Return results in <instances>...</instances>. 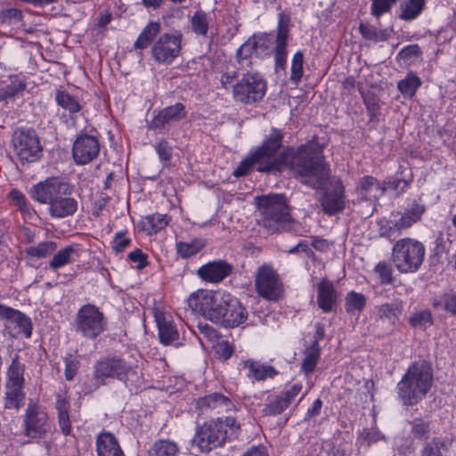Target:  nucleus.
Returning <instances> with one entry per match:
<instances>
[{
    "label": "nucleus",
    "mask_w": 456,
    "mask_h": 456,
    "mask_svg": "<svg viewBox=\"0 0 456 456\" xmlns=\"http://www.w3.org/2000/svg\"><path fill=\"white\" fill-rule=\"evenodd\" d=\"M259 212V224L271 233L290 232L297 224L282 194H268L255 198Z\"/></svg>",
    "instance_id": "20e7f679"
},
{
    "label": "nucleus",
    "mask_w": 456,
    "mask_h": 456,
    "mask_svg": "<svg viewBox=\"0 0 456 456\" xmlns=\"http://www.w3.org/2000/svg\"><path fill=\"white\" fill-rule=\"evenodd\" d=\"M420 86L421 79L412 71L408 72L406 77L397 83L399 92L408 98H411Z\"/></svg>",
    "instance_id": "473e14b6"
},
{
    "label": "nucleus",
    "mask_w": 456,
    "mask_h": 456,
    "mask_svg": "<svg viewBox=\"0 0 456 456\" xmlns=\"http://www.w3.org/2000/svg\"><path fill=\"white\" fill-rule=\"evenodd\" d=\"M253 169H256V164L251 154L243 159L233 171V175L236 177L244 176L249 174Z\"/></svg>",
    "instance_id": "bf43d9fd"
},
{
    "label": "nucleus",
    "mask_w": 456,
    "mask_h": 456,
    "mask_svg": "<svg viewBox=\"0 0 456 456\" xmlns=\"http://www.w3.org/2000/svg\"><path fill=\"white\" fill-rule=\"evenodd\" d=\"M361 35L367 40L371 41H384L387 37L379 32L377 28L369 23H361L359 26Z\"/></svg>",
    "instance_id": "864d4df0"
},
{
    "label": "nucleus",
    "mask_w": 456,
    "mask_h": 456,
    "mask_svg": "<svg viewBox=\"0 0 456 456\" xmlns=\"http://www.w3.org/2000/svg\"><path fill=\"white\" fill-rule=\"evenodd\" d=\"M255 289L263 298L278 301L283 295V284L276 270L269 264L260 265L255 273Z\"/></svg>",
    "instance_id": "6e6552de"
},
{
    "label": "nucleus",
    "mask_w": 456,
    "mask_h": 456,
    "mask_svg": "<svg viewBox=\"0 0 456 456\" xmlns=\"http://www.w3.org/2000/svg\"><path fill=\"white\" fill-rule=\"evenodd\" d=\"M283 134L273 128L261 147L251 152L258 172L279 171L286 166L300 183L314 189L322 188L330 176V166L325 161L323 145L316 137L297 149H288L278 155Z\"/></svg>",
    "instance_id": "f257e3e1"
},
{
    "label": "nucleus",
    "mask_w": 456,
    "mask_h": 456,
    "mask_svg": "<svg viewBox=\"0 0 456 456\" xmlns=\"http://www.w3.org/2000/svg\"><path fill=\"white\" fill-rule=\"evenodd\" d=\"M23 427L27 436L41 438L51 430L52 424L45 409L31 401L23 416Z\"/></svg>",
    "instance_id": "f8f14e48"
},
{
    "label": "nucleus",
    "mask_w": 456,
    "mask_h": 456,
    "mask_svg": "<svg viewBox=\"0 0 456 456\" xmlns=\"http://www.w3.org/2000/svg\"><path fill=\"white\" fill-rule=\"evenodd\" d=\"M185 107L183 103L177 102L161 110L149 123L150 129L164 128L166 124L179 121L186 117Z\"/></svg>",
    "instance_id": "4be33fe9"
},
{
    "label": "nucleus",
    "mask_w": 456,
    "mask_h": 456,
    "mask_svg": "<svg viewBox=\"0 0 456 456\" xmlns=\"http://www.w3.org/2000/svg\"><path fill=\"white\" fill-rule=\"evenodd\" d=\"M160 22L151 21L144 28V41H151L160 32Z\"/></svg>",
    "instance_id": "0e129e2a"
},
{
    "label": "nucleus",
    "mask_w": 456,
    "mask_h": 456,
    "mask_svg": "<svg viewBox=\"0 0 456 456\" xmlns=\"http://www.w3.org/2000/svg\"><path fill=\"white\" fill-rule=\"evenodd\" d=\"M359 189L364 198L370 197L373 190L380 191L381 194L385 191V187H382L378 180L371 175H364L360 179Z\"/></svg>",
    "instance_id": "49530a36"
},
{
    "label": "nucleus",
    "mask_w": 456,
    "mask_h": 456,
    "mask_svg": "<svg viewBox=\"0 0 456 456\" xmlns=\"http://www.w3.org/2000/svg\"><path fill=\"white\" fill-rule=\"evenodd\" d=\"M426 211V207L417 201H413L410 208H406L402 216L395 220L394 227L398 232L411 227L414 224L420 221L422 215Z\"/></svg>",
    "instance_id": "bb28decb"
},
{
    "label": "nucleus",
    "mask_w": 456,
    "mask_h": 456,
    "mask_svg": "<svg viewBox=\"0 0 456 456\" xmlns=\"http://www.w3.org/2000/svg\"><path fill=\"white\" fill-rule=\"evenodd\" d=\"M290 17L284 12L279 14L277 35L275 40L274 54L276 66L284 68L287 57V39L289 37V24Z\"/></svg>",
    "instance_id": "412c9836"
},
{
    "label": "nucleus",
    "mask_w": 456,
    "mask_h": 456,
    "mask_svg": "<svg viewBox=\"0 0 456 456\" xmlns=\"http://www.w3.org/2000/svg\"><path fill=\"white\" fill-rule=\"evenodd\" d=\"M233 269V265L225 260H217L200 266L197 273L203 281L218 283L231 275Z\"/></svg>",
    "instance_id": "aec40b11"
},
{
    "label": "nucleus",
    "mask_w": 456,
    "mask_h": 456,
    "mask_svg": "<svg viewBox=\"0 0 456 456\" xmlns=\"http://www.w3.org/2000/svg\"><path fill=\"white\" fill-rule=\"evenodd\" d=\"M432 305L436 309H443L456 315V293L452 290L444 292L439 298H433Z\"/></svg>",
    "instance_id": "e433bc0d"
},
{
    "label": "nucleus",
    "mask_w": 456,
    "mask_h": 456,
    "mask_svg": "<svg viewBox=\"0 0 456 456\" xmlns=\"http://www.w3.org/2000/svg\"><path fill=\"white\" fill-rule=\"evenodd\" d=\"M288 407V401L284 400L282 396L280 395L265 405L263 411L265 415H277L281 413Z\"/></svg>",
    "instance_id": "6e6d98bb"
},
{
    "label": "nucleus",
    "mask_w": 456,
    "mask_h": 456,
    "mask_svg": "<svg viewBox=\"0 0 456 456\" xmlns=\"http://www.w3.org/2000/svg\"><path fill=\"white\" fill-rule=\"evenodd\" d=\"M191 28L194 33L206 36L208 30V15L201 11L194 12L191 19Z\"/></svg>",
    "instance_id": "de8ad7c7"
},
{
    "label": "nucleus",
    "mask_w": 456,
    "mask_h": 456,
    "mask_svg": "<svg viewBox=\"0 0 456 456\" xmlns=\"http://www.w3.org/2000/svg\"><path fill=\"white\" fill-rule=\"evenodd\" d=\"M65 364V379L67 380H72L77 373L80 366L79 360L72 354H67L64 357Z\"/></svg>",
    "instance_id": "4d7b16f0"
},
{
    "label": "nucleus",
    "mask_w": 456,
    "mask_h": 456,
    "mask_svg": "<svg viewBox=\"0 0 456 456\" xmlns=\"http://www.w3.org/2000/svg\"><path fill=\"white\" fill-rule=\"evenodd\" d=\"M422 54L420 47L414 44L404 46L398 53V57L402 60L411 61L414 58H419Z\"/></svg>",
    "instance_id": "052dcab7"
},
{
    "label": "nucleus",
    "mask_w": 456,
    "mask_h": 456,
    "mask_svg": "<svg viewBox=\"0 0 456 456\" xmlns=\"http://www.w3.org/2000/svg\"><path fill=\"white\" fill-rule=\"evenodd\" d=\"M156 322L159 341L164 345H169L176 341L179 338V333L171 313L161 303H155L154 306L151 309Z\"/></svg>",
    "instance_id": "ddd939ff"
},
{
    "label": "nucleus",
    "mask_w": 456,
    "mask_h": 456,
    "mask_svg": "<svg viewBox=\"0 0 456 456\" xmlns=\"http://www.w3.org/2000/svg\"><path fill=\"white\" fill-rule=\"evenodd\" d=\"M145 219L146 222H144V231H146L150 235L157 233L165 228L168 223L167 216L161 214L151 215L146 216Z\"/></svg>",
    "instance_id": "37998d69"
},
{
    "label": "nucleus",
    "mask_w": 456,
    "mask_h": 456,
    "mask_svg": "<svg viewBox=\"0 0 456 456\" xmlns=\"http://www.w3.org/2000/svg\"><path fill=\"white\" fill-rule=\"evenodd\" d=\"M227 292L199 289L188 297V306L206 319L217 323L221 321L222 311Z\"/></svg>",
    "instance_id": "0eeeda50"
},
{
    "label": "nucleus",
    "mask_w": 456,
    "mask_h": 456,
    "mask_svg": "<svg viewBox=\"0 0 456 456\" xmlns=\"http://www.w3.org/2000/svg\"><path fill=\"white\" fill-rule=\"evenodd\" d=\"M178 446L169 440H159L149 449L147 456H176Z\"/></svg>",
    "instance_id": "c9c22d12"
},
{
    "label": "nucleus",
    "mask_w": 456,
    "mask_h": 456,
    "mask_svg": "<svg viewBox=\"0 0 456 456\" xmlns=\"http://www.w3.org/2000/svg\"><path fill=\"white\" fill-rule=\"evenodd\" d=\"M12 144L15 153L21 162H35L42 155L43 148L39 137L32 128L17 129L12 136Z\"/></svg>",
    "instance_id": "1a4fd4ad"
},
{
    "label": "nucleus",
    "mask_w": 456,
    "mask_h": 456,
    "mask_svg": "<svg viewBox=\"0 0 456 456\" xmlns=\"http://www.w3.org/2000/svg\"><path fill=\"white\" fill-rule=\"evenodd\" d=\"M25 365L20 361L16 354L11 362L6 372V384L24 385Z\"/></svg>",
    "instance_id": "2f4dec72"
},
{
    "label": "nucleus",
    "mask_w": 456,
    "mask_h": 456,
    "mask_svg": "<svg viewBox=\"0 0 456 456\" xmlns=\"http://www.w3.org/2000/svg\"><path fill=\"white\" fill-rule=\"evenodd\" d=\"M205 247V242L201 239H193L191 241H180L176 243V250L183 258L196 255Z\"/></svg>",
    "instance_id": "4c0bfd02"
},
{
    "label": "nucleus",
    "mask_w": 456,
    "mask_h": 456,
    "mask_svg": "<svg viewBox=\"0 0 456 456\" xmlns=\"http://www.w3.org/2000/svg\"><path fill=\"white\" fill-rule=\"evenodd\" d=\"M411 326L417 328H426L427 325L433 324L432 314L428 310L419 311L409 317Z\"/></svg>",
    "instance_id": "603ef678"
},
{
    "label": "nucleus",
    "mask_w": 456,
    "mask_h": 456,
    "mask_svg": "<svg viewBox=\"0 0 456 456\" xmlns=\"http://www.w3.org/2000/svg\"><path fill=\"white\" fill-rule=\"evenodd\" d=\"M403 311V305L401 300H394L389 303L377 305L374 309L375 321L382 324L387 323L390 326L395 327L398 322Z\"/></svg>",
    "instance_id": "5701e85b"
},
{
    "label": "nucleus",
    "mask_w": 456,
    "mask_h": 456,
    "mask_svg": "<svg viewBox=\"0 0 456 456\" xmlns=\"http://www.w3.org/2000/svg\"><path fill=\"white\" fill-rule=\"evenodd\" d=\"M240 370H247L246 376L256 380H265L266 378H273L278 371L270 365L263 364L252 359L242 361Z\"/></svg>",
    "instance_id": "a878e982"
},
{
    "label": "nucleus",
    "mask_w": 456,
    "mask_h": 456,
    "mask_svg": "<svg viewBox=\"0 0 456 456\" xmlns=\"http://www.w3.org/2000/svg\"><path fill=\"white\" fill-rule=\"evenodd\" d=\"M155 149L162 160H169L171 158V147L168 145L167 142L160 141L155 146Z\"/></svg>",
    "instance_id": "69168bd1"
},
{
    "label": "nucleus",
    "mask_w": 456,
    "mask_h": 456,
    "mask_svg": "<svg viewBox=\"0 0 456 456\" xmlns=\"http://www.w3.org/2000/svg\"><path fill=\"white\" fill-rule=\"evenodd\" d=\"M411 433L415 439L427 440L430 436V421L423 418H415L411 422Z\"/></svg>",
    "instance_id": "58836bf2"
},
{
    "label": "nucleus",
    "mask_w": 456,
    "mask_h": 456,
    "mask_svg": "<svg viewBox=\"0 0 456 456\" xmlns=\"http://www.w3.org/2000/svg\"><path fill=\"white\" fill-rule=\"evenodd\" d=\"M98 456H125L117 438L109 432L101 433L96 439Z\"/></svg>",
    "instance_id": "cd10ccee"
},
{
    "label": "nucleus",
    "mask_w": 456,
    "mask_h": 456,
    "mask_svg": "<svg viewBox=\"0 0 456 456\" xmlns=\"http://www.w3.org/2000/svg\"><path fill=\"white\" fill-rule=\"evenodd\" d=\"M54 98L57 104L70 115L77 113L82 110V105L78 99L61 88L55 90Z\"/></svg>",
    "instance_id": "c85d7f7f"
},
{
    "label": "nucleus",
    "mask_w": 456,
    "mask_h": 456,
    "mask_svg": "<svg viewBox=\"0 0 456 456\" xmlns=\"http://www.w3.org/2000/svg\"><path fill=\"white\" fill-rule=\"evenodd\" d=\"M425 253L422 242L411 238H403L393 246L392 261L401 273H416L423 264Z\"/></svg>",
    "instance_id": "423d86ee"
},
{
    "label": "nucleus",
    "mask_w": 456,
    "mask_h": 456,
    "mask_svg": "<svg viewBox=\"0 0 456 456\" xmlns=\"http://www.w3.org/2000/svg\"><path fill=\"white\" fill-rule=\"evenodd\" d=\"M375 273L379 275L382 284H390L393 282V271L391 266L386 262H379L374 268Z\"/></svg>",
    "instance_id": "13d9d810"
},
{
    "label": "nucleus",
    "mask_w": 456,
    "mask_h": 456,
    "mask_svg": "<svg viewBox=\"0 0 456 456\" xmlns=\"http://www.w3.org/2000/svg\"><path fill=\"white\" fill-rule=\"evenodd\" d=\"M433 385V370L426 361L409 366L396 385L397 395L403 405L414 406L428 394Z\"/></svg>",
    "instance_id": "7ed1b4c3"
},
{
    "label": "nucleus",
    "mask_w": 456,
    "mask_h": 456,
    "mask_svg": "<svg viewBox=\"0 0 456 456\" xmlns=\"http://www.w3.org/2000/svg\"><path fill=\"white\" fill-rule=\"evenodd\" d=\"M58 422H59V426H60V428H61V432L65 436L69 435L70 432H71V424H70L69 413H67V414H63V413L62 414H59L58 415Z\"/></svg>",
    "instance_id": "774afa93"
},
{
    "label": "nucleus",
    "mask_w": 456,
    "mask_h": 456,
    "mask_svg": "<svg viewBox=\"0 0 456 456\" xmlns=\"http://www.w3.org/2000/svg\"><path fill=\"white\" fill-rule=\"evenodd\" d=\"M304 55L302 52H297L292 58L290 68V80L297 85L303 77Z\"/></svg>",
    "instance_id": "8fccbe9b"
},
{
    "label": "nucleus",
    "mask_w": 456,
    "mask_h": 456,
    "mask_svg": "<svg viewBox=\"0 0 456 456\" xmlns=\"http://www.w3.org/2000/svg\"><path fill=\"white\" fill-rule=\"evenodd\" d=\"M445 446L444 439L435 437L427 443L421 451L420 456H443L441 449Z\"/></svg>",
    "instance_id": "5fc2aeb1"
},
{
    "label": "nucleus",
    "mask_w": 456,
    "mask_h": 456,
    "mask_svg": "<svg viewBox=\"0 0 456 456\" xmlns=\"http://www.w3.org/2000/svg\"><path fill=\"white\" fill-rule=\"evenodd\" d=\"M130 369L131 365L122 358L106 357L95 363L94 376L99 385H104L107 379H121Z\"/></svg>",
    "instance_id": "4468645a"
},
{
    "label": "nucleus",
    "mask_w": 456,
    "mask_h": 456,
    "mask_svg": "<svg viewBox=\"0 0 456 456\" xmlns=\"http://www.w3.org/2000/svg\"><path fill=\"white\" fill-rule=\"evenodd\" d=\"M221 321L217 324L234 328L243 323L247 319V311L240 301L230 293H227L225 303L222 311Z\"/></svg>",
    "instance_id": "6ab92c4d"
},
{
    "label": "nucleus",
    "mask_w": 456,
    "mask_h": 456,
    "mask_svg": "<svg viewBox=\"0 0 456 456\" xmlns=\"http://www.w3.org/2000/svg\"><path fill=\"white\" fill-rule=\"evenodd\" d=\"M0 317L6 320V328L13 330L10 331L12 337L23 335L26 338H29L32 335L33 325L29 317L23 313L12 307L0 304Z\"/></svg>",
    "instance_id": "2eb2a0df"
},
{
    "label": "nucleus",
    "mask_w": 456,
    "mask_h": 456,
    "mask_svg": "<svg viewBox=\"0 0 456 456\" xmlns=\"http://www.w3.org/2000/svg\"><path fill=\"white\" fill-rule=\"evenodd\" d=\"M338 297V291L331 281L323 278L317 284V305L323 313H330L333 310Z\"/></svg>",
    "instance_id": "b1692460"
},
{
    "label": "nucleus",
    "mask_w": 456,
    "mask_h": 456,
    "mask_svg": "<svg viewBox=\"0 0 456 456\" xmlns=\"http://www.w3.org/2000/svg\"><path fill=\"white\" fill-rule=\"evenodd\" d=\"M100 153V142L97 137L89 134H80L77 137L72 147L74 161L78 165L92 162Z\"/></svg>",
    "instance_id": "dca6fc26"
},
{
    "label": "nucleus",
    "mask_w": 456,
    "mask_h": 456,
    "mask_svg": "<svg viewBox=\"0 0 456 456\" xmlns=\"http://www.w3.org/2000/svg\"><path fill=\"white\" fill-rule=\"evenodd\" d=\"M426 5V0H403L400 4L399 18L403 20H412L418 18Z\"/></svg>",
    "instance_id": "c756f323"
},
{
    "label": "nucleus",
    "mask_w": 456,
    "mask_h": 456,
    "mask_svg": "<svg viewBox=\"0 0 456 456\" xmlns=\"http://www.w3.org/2000/svg\"><path fill=\"white\" fill-rule=\"evenodd\" d=\"M24 385L5 383V408L18 410L24 403Z\"/></svg>",
    "instance_id": "7c9ffc66"
},
{
    "label": "nucleus",
    "mask_w": 456,
    "mask_h": 456,
    "mask_svg": "<svg viewBox=\"0 0 456 456\" xmlns=\"http://www.w3.org/2000/svg\"><path fill=\"white\" fill-rule=\"evenodd\" d=\"M397 1L398 0H371V15L379 19L383 14L390 12L392 7Z\"/></svg>",
    "instance_id": "3c124183"
},
{
    "label": "nucleus",
    "mask_w": 456,
    "mask_h": 456,
    "mask_svg": "<svg viewBox=\"0 0 456 456\" xmlns=\"http://www.w3.org/2000/svg\"><path fill=\"white\" fill-rule=\"evenodd\" d=\"M76 325L84 337L95 338L105 330L103 314L94 305H85L77 314Z\"/></svg>",
    "instance_id": "9b49d317"
},
{
    "label": "nucleus",
    "mask_w": 456,
    "mask_h": 456,
    "mask_svg": "<svg viewBox=\"0 0 456 456\" xmlns=\"http://www.w3.org/2000/svg\"><path fill=\"white\" fill-rule=\"evenodd\" d=\"M253 53L256 54V49L255 48L253 39L250 37L237 51V59L239 63L243 68L249 67L251 65V61L249 59Z\"/></svg>",
    "instance_id": "a18cd8bd"
},
{
    "label": "nucleus",
    "mask_w": 456,
    "mask_h": 456,
    "mask_svg": "<svg viewBox=\"0 0 456 456\" xmlns=\"http://www.w3.org/2000/svg\"><path fill=\"white\" fill-rule=\"evenodd\" d=\"M301 390V384H294L281 396L284 400L288 401V404L289 405L296 399Z\"/></svg>",
    "instance_id": "338daca9"
},
{
    "label": "nucleus",
    "mask_w": 456,
    "mask_h": 456,
    "mask_svg": "<svg viewBox=\"0 0 456 456\" xmlns=\"http://www.w3.org/2000/svg\"><path fill=\"white\" fill-rule=\"evenodd\" d=\"M319 358L320 346H317L316 343H313L301 363V369L305 374H311L314 371Z\"/></svg>",
    "instance_id": "79ce46f5"
},
{
    "label": "nucleus",
    "mask_w": 456,
    "mask_h": 456,
    "mask_svg": "<svg viewBox=\"0 0 456 456\" xmlns=\"http://www.w3.org/2000/svg\"><path fill=\"white\" fill-rule=\"evenodd\" d=\"M334 189L326 191L321 199V207L329 216L342 212L346 207L345 186L340 178L334 177L331 181Z\"/></svg>",
    "instance_id": "a211bd4d"
},
{
    "label": "nucleus",
    "mask_w": 456,
    "mask_h": 456,
    "mask_svg": "<svg viewBox=\"0 0 456 456\" xmlns=\"http://www.w3.org/2000/svg\"><path fill=\"white\" fill-rule=\"evenodd\" d=\"M74 187L62 178L52 177L34 185L30 190L32 199L48 205L53 218L61 219L74 216L78 202L72 197Z\"/></svg>",
    "instance_id": "f03ea898"
},
{
    "label": "nucleus",
    "mask_w": 456,
    "mask_h": 456,
    "mask_svg": "<svg viewBox=\"0 0 456 456\" xmlns=\"http://www.w3.org/2000/svg\"><path fill=\"white\" fill-rule=\"evenodd\" d=\"M240 428L234 418L226 417L224 421L217 418L199 427L192 443L199 447L200 452L207 453L223 445L228 438L237 436Z\"/></svg>",
    "instance_id": "39448f33"
},
{
    "label": "nucleus",
    "mask_w": 456,
    "mask_h": 456,
    "mask_svg": "<svg viewBox=\"0 0 456 456\" xmlns=\"http://www.w3.org/2000/svg\"><path fill=\"white\" fill-rule=\"evenodd\" d=\"M130 239L126 238L123 232H118L112 242V248L115 252L119 253L122 252L126 248L130 245Z\"/></svg>",
    "instance_id": "680f3d73"
},
{
    "label": "nucleus",
    "mask_w": 456,
    "mask_h": 456,
    "mask_svg": "<svg viewBox=\"0 0 456 456\" xmlns=\"http://www.w3.org/2000/svg\"><path fill=\"white\" fill-rule=\"evenodd\" d=\"M26 89V82L22 78L14 77L10 84L0 88V101L12 98Z\"/></svg>",
    "instance_id": "a19ab883"
},
{
    "label": "nucleus",
    "mask_w": 456,
    "mask_h": 456,
    "mask_svg": "<svg viewBox=\"0 0 456 456\" xmlns=\"http://www.w3.org/2000/svg\"><path fill=\"white\" fill-rule=\"evenodd\" d=\"M181 35L164 34L151 48V54L159 63H170L180 53Z\"/></svg>",
    "instance_id": "f3484780"
},
{
    "label": "nucleus",
    "mask_w": 456,
    "mask_h": 456,
    "mask_svg": "<svg viewBox=\"0 0 456 456\" xmlns=\"http://www.w3.org/2000/svg\"><path fill=\"white\" fill-rule=\"evenodd\" d=\"M57 248V244L54 241H44L38 243L37 246L29 247L26 252L32 257H46L52 255Z\"/></svg>",
    "instance_id": "c03bdc74"
},
{
    "label": "nucleus",
    "mask_w": 456,
    "mask_h": 456,
    "mask_svg": "<svg viewBox=\"0 0 456 456\" xmlns=\"http://www.w3.org/2000/svg\"><path fill=\"white\" fill-rule=\"evenodd\" d=\"M251 38L256 49V56H265L272 53L273 38L270 34H254Z\"/></svg>",
    "instance_id": "ea45409f"
},
{
    "label": "nucleus",
    "mask_w": 456,
    "mask_h": 456,
    "mask_svg": "<svg viewBox=\"0 0 456 456\" xmlns=\"http://www.w3.org/2000/svg\"><path fill=\"white\" fill-rule=\"evenodd\" d=\"M265 92L266 82L257 73L247 72L232 86L234 99L248 104L261 101Z\"/></svg>",
    "instance_id": "9d476101"
},
{
    "label": "nucleus",
    "mask_w": 456,
    "mask_h": 456,
    "mask_svg": "<svg viewBox=\"0 0 456 456\" xmlns=\"http://www.w3.org/2000/svg\"><path fill=\"white\" fill-rule=\"evenodd\" d=\"M364 104L368 110L369 116L370 119H373L379 110V105L377 98L374 95H365L363 97Z\"/></svg>",
    "instance_id": "e2e57ef3"
},
{
    "label": "nucleus",
    "mask_w": 456,
    "mask_h": 456,
    "mask_svg": "<svg viewBox=\"0 0 456 456\" xmlns=\"http://www.w3.org/2000/svg\"><path fill=\"white\" fill-rule=\"evenodd\" d=\"M413 181V175L410 173L402 177L396 176L390 178L386 183L389 189L394 190L398 194L403 193L411 186Z\"/></svg>",
    "instance_id": "09e8293b"
},
{
    "label": "nucleus",
    "mask_w": 456,
    "mask_h": 456,
    "mask_svg": "<svg viewBox=\"0 0 456 456\" xmlns=\"http://www.w3.org/2000/svg\"><path fill=\"white\" fill-rule=\"evenodd\" d=\"M367 298L362 293L349 291L345 297V308L350 314H360L364 309Z\"/></svg>",
    "instance_id": "72a5a7b5"
},
{
    "label": "nucleus",
    "mask_w": 456,
    "mask_h": 456,
    "mask_svg": "<svg viewBox=\"0 0 456 456\" xmlns=\"http://www.w3.org/2000/svg\"><path fill=\"white\" fill-rule=\"evenodd\" d=\"M197 405L201 411L210 409L217 413L228 412L235 409L232 400L219 393H214L199 398Z\"/></svg>",
    "instance_id": "393cba45"
},
{
    "label": "nucleus",
    "mask_w": 456,
    "mask_h": 456,
    "mask_svg": "<svg viewBox=\"0 0 456 456\" xmlns=\"http://www.w3.org/2000/svg\"><path fill=\"white\" fill-rule=\"evenodd\" d=\"M75 256H77L76 248L73 246H67L54 254L49 262V267L52 270L60 269L73 262Z\"/></svg>",
    "instance_id": "f704fd0d"
}]
</instances>
